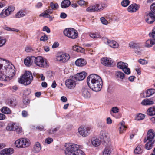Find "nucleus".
<instances>
[{
    "label": "nucleus",
    "instance_id": "obj_1",
    "mask_svg": "<svg viewBox=\"0 0 155 155\" xmlns=\"http://www.w3.org/2000/svg\"><path fill=\"white\" fill-rule=\"evenodd\" d=\"M87 82L89 87L95 91H100L102 87V80L99 76L96 74L90 75L87 79Z\"/></svg>",
    "mask_w": 155,
    "mask_h": 155
},
{
    "label": "nucleus",
    "instance_id": "obj_2",
    "mask_svg": "<svg viewBox=\"0 0 155 155\" xmlns=\"http://www.w3.org/2000/svg\"><path fill=\"white\" fill-rule=\"evenodd\" d=\"M64 147H66L64 151L66 155H84V153L80 149L79 146L78 144L66 143Z\"/></svg>",
    "mask_w": 155,
    "mask_h": 155
},
{
    "label": "nucleus",
    "instance_id": "obj_3",
    "mask_svg": "<svg viewBox=\"0 0 155 155\" xmlns=\"http://www.w3.org/2000/svg\"><path fill=\"white\" fill-rule=\"evenodd\" d=\"M33 80V76L32 73L28 71H26L18 80V82L25 85L30 84Z\"/></svg>",
    "mask_w": 155,
    "mask_h": 155
},
{
    "label": "nucleus",
    "instance_id": "obj_4",
    "mask_svg": "<svg viewBox=\"0 0 155 155\" xmlns=\"http://www.w3.org/2000/svg\"><path fill=\"white\" fill-rule=\"evenodd\" d=\"M15 146L18 148H24L28 147L30 144V140L26 138H21L16 140Z\"/></svg>",
    "mask_w": 155,
    "mask_h": 155
},
{
    "label": "nucleus",
    "instance_id": "obj_5",
    "mask_svg": "<svg viewBox=\"0 0 155 155\" xmlns=\"http://www.w3.org/2000/svg\"><path fill=\"white\" fill-rule=\"evenodd\" d=\"M64 34L65 35L73 39L77 38L78 36L77 31L72 28L65 29L64 30Z\"/></svg>",
    "mask_w": 155,
    "mask_h": 155
},
{
    "label": "nucleus",
    "instance_id": "obj_6",
    "mask_svg": "<svg viewBox=\"0 0 155 155\" xmlns=\"http://www.w3.org/2000/svg\"><path fill=\"white\" fill-rule=\"evenodd\" d=\"M35 58V62L38 66L41 68H46L48 66L46 60L41 56L36 57H33Z\"/></svg>",
    "mask_w": 155,
    "mask_h": 155
},
{
    "label": "nucleus",
    "instance_id": "obj_7",
    "mask_svg": "<svg viewBox=\"0 0 155 155\" xmlns=\"http://www.w3.org/2000/svg\"><path fill=\"white\" fill-rule=\"evenodd\" d=\"M70 58L69 55L66 53H59L57 54L56 61L61 63H65Z\"/></svg>",
    "mask_w": 155,
    "mask_h": 155
},
{
    "label": "nucleus",
    "instance_id": "obj_8",
    "mask_svg": "<svg viewBox=\"0 0 155 155\" xmlns=\"http://www.w3.org/2000/svg\"><path fill=\"white\" fill-rule=\"evenodd\" d=\"M65 85L67 88L69 89H73L76 85V81L74 76H71L69 79L65 81Z\"/></svg>",
    "mask_w": 155,
    "mask_h": 155
},
{
    "label": "nucleus",
    "instance_id": "obj_9",
    "mask_svg": "<svg viewBox=\"0 0 155 155\" xmlns=\"http://www.w3.org/2000/svg\"><path fill=\"white\" fill-rule=\"evenodd\" d=\"M90 127L85 126H80L78 129V132L80 135L83 137H86L88 135L90 132Z\"/></svg>",
    "mask_w": 155,
    "mask_h": 155
},
{
    "label": "nucleus",
    "instance_id": "obj_10",
    "mask_svg": "<svg viewBox=\"0 0 155 155\" xmlns=\"http://www.w3.org/2000/svg\"><path fill=\"white\" fill-rule=\"evenodd\" d=\"M117 65V68L122 69L125 74L127 75L130 74V69L128 68V64L127 63L120 61L118 62Z\"/></svg>",
    "mask_w": 155,
    "mask_h": 155
},
{
    "label": "nucleus",
    "instance_id": "obj_11",
    "mask_svg": "<svg viewBox=\"0 0 155 155\" xmlns=\"http://www.w3.org/2000/svg\"><path fill=\"white\" fill-rule=\"evenodd\" d=\"M155 136V134L153 130L152 129L149 130L147 133V136L145 137L144 141L146 142L147 141L152 142L154 141L153 140Z\"/></svg>",
    "mask_w": 155,
    "mask_h": 155
},
{
    "label": "nucleus",
    "instance_id": "obj_12",
    "mask_svg": "<svg viewBox=\"0 0 155 155\" xmlns=\"http://www.w3.org/2000/svg\"><path fill=\"white\" fill-rule=\"evenodd\" d=\"M14 68L11 67L10 65H8L5 69V71L7 75L9 77L11 80L14 75L15 70Z\"/></svg>",
    "mask_w": 155,
    "mask_h": 155
},
{
    "label": "nucleus",
    "instance_id": "obj_13",
    "mask_svg": "<svg viewBox=\"0 0 155 155\" xmlns=\"http://www.w3.org/2000/svg\"><path fill=\"white\" fill-rule=\"evenodd\" d=\"M146 21L149 24H151L155 21V15L151 12H149L145 16Z\"/></svg>",
    "mask_w": 155,
    "mask_h": 155
},
{
    "label": "nucleus",
    "instance_id": "obj_14",
    "mask_svg": "<svg viewBox=\"0 0 155 155\" xmlns=\"http://www.w3.org/2000/svg\"><path fill=\"white\" fill-rule=\"evenodd\" d=\"M90 91V90L87 87H83L81 91L82 96L86 99L89 98L91 96Z\"/></svg>",
    "mask_w": 155,
    "mask_h": 155
},
{
    "label": "nucleus",
    "instance_id": "obj_15",
    "mask_svg": "<svg viewBox=\"0 0 155 155\" xmlns=\"http://www.w3.org/2000/svg\"><path fill=\"white\" fill-rule=\"evenodd\" d=\"M101 8L99 4H97L88 7L86 11L89 12H94L100 11Z\"/></svg>",
    "mask_w": 155,
    "mask_h": 155
},
{
    "label": "nucleus",
    "instance_id": "obj_16",
    "mask_svg": "<svg viewBox=\"0 0 155 155\" xmlns=\"http://www.w3.org/2000/svg\"><path fill=\"white\" fill-rule=\"evenodd\" d=\"M155 93V89L153 88L148 89L143 92L141 94L143 95V97L144 98L149 97Z\"/></svg>",
    "mask_w": 155,
    "mask_h": 155
},
{
    "label": "nucleus",
    "instance_id": "obj_17",
    "mask_svg": "<svg viewBox=\"0 0 155 155\" xmlns=\"http://www.w3.org/2000/svg\"><path fill=\"white\" fill-rule=\"evenodd\" d=\"M140 7L139 5L134 3L130 5L127 8V11L130 13L134 12L138 10Z\"/></svg>",
    "mask_w": 155,
    "mask_h": 155
},
{
    "label": "nucleus",
    "instance_id": "obj_18",
    "mask_svg": "<svg viewBox=\"0 0 155 155\" xmlns=\"http://www.w3.org/2000/svg\"><path fill=\"white\" fill-rule=\"evenodd\" d=\"M101 63L106 66H110L113 63L112 60L110 58H103L101 59Z\"/></svg>",
    "mask_w": 155,
    "mask_h": 155
},
{
    "label": "nucleus",
    "instance_id": "obj_19",
    "mask_svg": "<svg viewBox=\"0 0 155 155\" xmlns=\"http://www.w3.org/2000/svg\"><path fill=\"white\" fill-rule=\"evenodd\" d=\"M87 75V73L85 72H82L77 74L74 77L76 80L81 81L85 78Z\"/></svg>",
    "mask_w": 155,
    "mask_h": 155
},
{
    "label": "nucleus",
    "instance_id": "obj_20",
    "mask_svg": "<svg viewBox=\"0 0 155 155\" xmlns=\"http://www.w3.org/2000/svg\"><path fill=\"white\" fill-rule=\"evenodd\" d=\"M107 147L105 148L103 152V155H110L112 151V148L110 146L111 145L110 142H108V144L106 145V143L105 145Z\"/></svg>",
    "mask_w": 155,
    "mask_h": 155
},
{
    "label": "nucleus",
    "instance_id": "obj_21",
    "mask_svg": "<svg viewBox=\"0 0 155 155\" xmlns=\"http://www.w3.org/2000/svg\"><path fill=\"white\" fill-rule=\"evenodd\" d=\"M14 153V150L12 148L5 149L0 152V155H10Z\"/></svg>",
    "mask_w": 155,
    "mask_h": 155
},
{
    "label": "nucleus",
    "instance_id": "obj_22",
    "mask_svg": "<svg viewBox=\"0 0 155 155\" xmlns=\"http://www.w3.org/2000/svg\"><path fill=\"white\" fill-rule=\"evenodd\" d=\"M100 138L103 140L104 142V144L105 145L106 143L107 145V142H109L107 140V134L105 133L104 130H102L100 132Z\"/></svg>",
    "mask_w": 155,
    "mask_h": 155
},
{
    "label": "nucleus",
    "instance_id": "obj_23",
    "mask_svg": "<svg viewBox=\"0 0 155 155\" xmlns=\"http://www.w3.org/2000/svg\"><path fill=\"white\" fill-rule=\"evenodd\" d=\"M105 40L107 44L110 47L114 48H116L118 47L119 46L118 44L116 41L107 39H106Z\"/></svg>",
    "mask_w": 155,
    "mask_h": 155
},
{
    "label": "nucleus",
    "instance_id": "obj_24",
    "mask_svg": "<svg viewBox=\"0 0 155 155\" xmlns=\"http://www.w3.org/2000/svg\"><path fill=\"white\" fill-rule=\"evenodd\" d=\"M76 65L78 66L82 67L85 65L87 64L86 60L83 58H80L77 59L75 61Z\"/></svg>",
    "mask_w": 155,
    "mask_h": 155
},
{
    "label": "nucleus",
    "instance_id": "obj_25",
    "mask_svg": "<svg viewBox=\"0 0 155 155\" xmlns=\"http://www.w3.org/2000/svg\"><path fill=\"white\" fill-rule=\"evenodd\" d=\"M41 147L40 143L37 142H36L33 147V151L35 153H38L41 150Z\"/></svg>",
    "mask_w": 155,
    "mask_h": 155
},
{
    "label": "nucleus",
    "instance_id": "obj_26",
    "mask_svg": "<svg viewBox=\"0 0 155 155\" xmlns=\"http://www.w3.org/2000/svg\"><path fill=\"white\" fill-rule=\"evenodd\" d=\"M33 57L32 56L31 57H27L25 59L24 63L26 66H29L31 65L33 60L35 61V58H33Z\"/></svg>",
    "mask_w": 155,
    "mask_h": 155
},
{
    "label": "nucleus",
    "instance_id": "obj_27",
    "mask_svg": "<svg viewBox=\"0 0 155 155\" xmlns=\"http://www.w3.org/2000/svg\"><path fill=\"white\" fill-rule=\"evenodd\" d=\"M91 143L93 146L94 147H97L100 145L101 140L99 138L94 137L91 139Z\"/></svg>",
    "mask_w": 155,
    "mask_h": 155
},
{
    "label": "nucleus",
    "instance_id": "obj_28",
    "mask_svg": "<svg viewBox=\"0 0 155 155\" xmlns=\"http://www.w3.org/2000/svg\"><path fill=\"white\" fill-rule=\"evenodd\" d=\"M115 75L118 80H121L124 79L125 76L124 73L119 71L116 72Z\"/></svg>",
    "mask_w": 155,
    "mask_h": 155
},
{
    "label": "nucleus",
    "instance_id": "obj_29",
    "mask_svg": "<svg viewBox=\"0 0 155 155\" xmlns=\"http://www.w3.org/2000/svg\"><path fill=\"white\" fill-rule=\"evenodd\" d=\"M120 127L119 129V132L120 134L124 133L127 128V127L125 125V123L124 121L121 122L119 124Z\"/></svg>",
    "mask_w": 155,
    "mask_h": 155
},
{
    "label": "nucleus",
    "instance_id": "obj_30",
    "mask_svg": "<svg viewBox=\"0 0 155 155\" xmlns=\"http://www.w3.org/2000/svg\"><path fill=\"white\" fill-rule=\"evenodd\" d=\"M5 71L3 72L1 71L0 73V80L3 81H9L10 80V78L7 75H5L4 73Z\"/></svg>",
    "mask_w": 155,
    "mask_h": 155
},
{
    "label": "nucleus",
    "instance_id": "obj_31",
    "mask_svg": "<svg viewBox=\"0 0 155 155\" xmlns=\"http://www.w3.org/2000/svg\"><path fill=\"white\" fill-rule=\"evenodd\" d=\"M1 112L6 114H11V111L10 109L7 107L4 106L0 109Z\"/></svg>",
    "mask_w": 155,
    "mask_h": 155
},
{
    "label": "nucleus",
    "instance_id": "obj_32",
    "mask_svg": "<svg viewBox=\"0 0 155 155\" xmlns=\"http://www.w3.org/2000/svg\"><path fill=\"white\" fill-rule=\"evenodd\" d=\"M71 5V2L69 0H64L62 1L61 6L62 8H64L69 7Z\"/></svg>",
    "mask_w": 155,
    "mask_h": 155
},
{
    "label": "nucleus",
    "instance_id": "obj_33",
    "mask_svg": "<svg viewBox=\"0 0 155 155\" xmlns=\"http://www.w3.org/2000/svg\"><path fill=\"white\" fill-rule=\"evenodd\" d=\"M153 101L149 99H145L143 100L141 104L143 105H150L153 104Z\"/></svg>",
    "mask_w": 155,
    "mask_h": 155
},
{
    "label": "nucleus",
    "instance_id": "obj_34",
    "mask_svg": "<svg viewBox=\"0 0 155 155\" xmlns=\"http://www.w3.org/2000/svg\"><path fill=\"white\" fill-rule=\"evenodd\" d=\"M155 44V39H149L147 40L146 43V46L147 47H151L152 45Z\"/></svg>",
    "mask_w": 155,
    "mask_h": 155
},
{
    "label": "nucleus",
    "instance_id": "obj_35",
    "mask_svg": "<svg viewBox=\"0 0 155 155\" xmlns=\"http://www.w3.org/2000/svg\"><path fill=\"white\" fill-rule=\"evenodd\" d=\"M72 49L74 51L77 52L84 53V52L85 49L83 48L78 45H74L73 46Z\"/></svg>",
    "mask_w": 155,
    "mask_h": 155
},
{
    "label": "nucleus",
    "instance_id": "obj_36",
    "mask_svg": "<svg viewBox=\"0 0 155 155\" xmlns=\"http://www.w3.org/2000/svg\"><path fill=\"white\" fill-rule=\"evenodd\" d=\"M10 14L7 8L4 9L0 14V17L1 18L5 17L9 15Z\"/></svg>",
    "mask_w": 155,
    "mask_h": 155
},
{
    "label": "nucleus",
    "instance_id": "obj_37",
    "mask_svg": "<svg viewBox=\"0 0 155 155\" xmlns=\"http://www.w3.org/2000/svg\"><path fill=\"white\" fill-rule=\"evenodd\" d=\"M147 114L150 116L155 115V107H151L147 111Z\"/></svg>",
    "mask_w": 155,
    "mask_h": 155
},
{
    "label": "nucleus",
    "instance_id": "obj_38",
    "mask_svg": "<svg viewBox=\"0 0 155 155\" xmlns=\"http://www.w3.org/2000/svg\"><path fill=\"white\" fill-rule=\"evenodd\" d=\"M16 125V124L15 123H10L8 124L6 129L8 131H12L14 130L15 127Z\"/></svg>",
    "mask_w": 155,
    "mask_h": 155
},
{
    "label": "nucleus",
    "instance_id": "obj_39",
    "mask_svg": "<svg viewBox=\"0 0 155 155\" xmlns=\"http://www.w3.org/2000/svg\"><path fill=\"white\" fill-rule=\"evenodd\" d=\"M147 143L145 145V148L147 150L151 149L152 146L154 143V141H147Z\"/></svg>",
    "mask_w": 155,
    "mask_h": 155
},
{
    "label": "nucleus",
    "instance_id": "obj_40",
    "mask_svg": "<svg viewBox=\"0 0 155 155\" xmlns=\"http://www.w3.org/2000/svg\"><path fill=\"white\" fill-rule=\"evenodd\" d=\"M129 46L132 48H137L139 47V44L135 41H132L130 42L129 44Z\"/></svg>",
    "mask_w": 155,
    "mask_h": 155
},
{
    "label": "nucleus",
    "instance_id": "obj_41",
    "mask_svg": "<svg viewBox=\"0 0 155 155\" xmlns=\"http://www.w3.org/2000/svg\"><path fill=\"white\" fill-rule=\"evenodd\" d=\"M14 130H15L18 134H22L23 133L22 128L16 124Z\"/></svg>",
    "mask_w": 155,
    "mask_h": 155
},
{
    "label": "nucleus",
    "instance_id": "obj_42",
    "mask_svg": "<svg viewBox=\"0 0 155 155\" xmlns=\"http://www.w3.org/2000/svg\"><path fill=\"white\" fill-rule=\"evenodd\" d=\"M130 3V2L129 0H123L122 1L121 4L123 7H126Z\"/></svg>",
    "mask_w": 155,
    "mask_h": 155
},
{
    "label": "nucleus",
    "instance_id": "obj_43",
    "mask_svg": "<svg viewBox=\"0 0 155 155\" xmlns=\"http://www.w3.org/2000/svg\"><path fill=\"white\" fill-rule=\"evenodd\" d=\"M135 153L140 154L142 152V150L141 149L140 146H138L134 150Z\"/></svg>",
    "mask_w": 155,
    "mask_h": 155
},
{
    "label": "nucleus",
    "instance_id": "obj_44",
    "mask_svg": "<svg viewBox=\"0 0 155 155\" xmlns=\"http://www.w3.org/2000/svg\"><path fill=\"white\" fill-rule=\"evenodd\" d=\"M145 117L144 114L141 113H139L136 117V119L137 120H140L143 119Z\"/></svg>",
    "mask_w": 155,
    "mask_h": 155
},
{
    "label": "nucleus",
    "instance_id": "obj_45",
    "mask_svg": "<svg viewBox=\"0 0 155 155\" xmlns=\"http://www.w3.org/2000/svg\"><path fill=\"white\" fill-rule=\"evenodd\" d=\"M50 6L53 10H56L59 7V5L57 3L54 4L53 2L50 3Z\"/></svg>",
    "mask_w": 155,
    "mask_h": 155
},
{
    "label": "nucleus",
    "instance_id": "obj_46",
    "mask_svg": "<svg viewBox=\"0 0 155 155\" xmlns=\"http://www.w3.org/2000/svg\"><path fill=\"white\" fill-rule=\"evenodd\" d=\"M4 29L6 30L10 31H15L16 32H18L19 31V30L17 29L14 28H11L9 27L6 26H5L4 27Z\"/></svg>",
    "mask_w": 155,
    "mask_h": 155
},
{
    "label": "nucleus",
    "instance_id": "obj_47",
    "mask_svg": "<svg viewBox=\"0 0 155 155\" xmlns=\"http://www.w3.org/2000/svg\"><path fill=\"white\" fill-rule=\"evenodd\" d=\"M25 15L24 12H23L22 11H20L16 15V17L17 18H20L25 16Z\"/></svg>",
    "mask_w": 155,
    "mask_h": 155
},
{
    "label": "nucleus",
    "instance_id": "obj_48",
    "mask_svg": "<svg viewBox=\"0 0 155 155\" xmlns=\"http://www.w3.org/2000/svg\"><path fill=\"white\" fill-rule=\"evenodd\" d=\"M6 39L3 38L2 37H0V47H2L5 44Z\"/></svg>",
    "mask_w": 155,
    "mask_h": 155
},
{
    "label": "nucleus",
    "instance_id": "obj_49",
    "mask_svg": "<svg viewBox=\"0 0 155 155\" xmlns=\"http://www.w3.org/2000/svg\"><path fill=\"white\" fill-rule=\"evenodd\" d=\"M39 16L40 17H43L45 18H50L51 16L49 15L46 11H45L43 13L41 14Z\"/></svg>",
    "mask_w": 155,
    "mask_h": 155
},
{
    "label": "nucleus",
    "instance_id": "obj_50",
    "mask_svg": "<svg viewBox=\"0 0 155 155\" xmlns=\"http://www.w3.org/2000/svg\"><path fill=\"white\" fill-rule=\"evenodd\" d=\"M78 3L80 5L82 6L83 5H87L88 4V2L84 0H80L78 2Z\"/></svg>",
    "mask_w": 155,
    "mask_h": 155
},
{
    "label": "nucleus",
    "instance_id": "obj_51",
    "mask_svg": "<svg viewBox=\"0 0 155 155\" xmlns=\"http://www.w3.org/2000/svg\"><path fill=\"white\" fill-rule=\"evenodd\" d=\"M90 37L93 38H98L100 37V36L97 33H91L90 35Z\"/></svg>",
    "mask_w": 155,
    "mask_h": 155
},
{
    "label": "nucleus",
    "instance_id": "obj_52",
    "mask_svg": "<svg viewBox=\"0 0 155 155\" xmlns=\"http://www.w3.org/2000/svg\"><path fill=\"white\" fill-rule=\"evenodd\" d=\"M17 102L15 99H13L10 101V105L12 106H15L17 104Z\"/></svg>",
    "mask_w": 155,
    "mask_h": 155
},
{
    "label": "nucleus",
    "instance_id": "obj_53",
    "mask_svg": "<svg viewBox=\"0 0 155 155\" xmlns=\"http://www.w3.org/2000/svg\"><path fill=\"white\" fill-rule=\"evenodd\" d=\"M101 21V23L105 25H107L108 24V22L106 19L104 17H101L100 18Z\"/></svg>",
    "mask_w": 155,
    "mask_h": 155
},
{
    "label": "nucleus",
    "instance_id": "obj_54",
    "mask_svg": "<svg viewBox=\"0 0 155 155\" xmlns=\"http://www.w3.org/2000/svg\"><path fill=\"white\" fill-rule=\"evenodd\" d=\"M111 111L114 113H117L118 112L119 110L117 107H114L112 108Z\"/></svg>",
    "mask_w": 155,
    "mask_h": 155
},
{
    "label": "nucleus",
    "instance_id": "obj_55",
    "mask_svg": "<svg viewBox=\"0 0 155 155\" xmlns=\"http://www.w3.org/2000/svg\"><path fill=\"white\" fill-rule=\"evenodd\" d=\"M53 141V139L51 138H47L45 140V142L47 144H50Z\"/></svg>",
    "mask_w": 155,
    "mask_h": 155
},
{
    "label": "nucleus",
    "instance_id": "obj_56",
    "mask_svg": "<svg viewBox=\"0 0 155 155\" xmlns=\"http://www.w3.org/2000/svg\"><path fill=\"white\" fill-rule=\"evenodd\" d=\"M139 62L142 64H145L148 63L147 61L142 59H140L138 60Z\"/></svg>",
    "mask_w": 155,
    "mask_h": 155
},
{
    "label": "nucleus",
    "instance_id": "obj_57",
    "mask_svg": "<svg viewBox=\"0 0 155 155\" xmlns=\"http://www.w3.org/2000/svg\"><path fill=\"white\" fill-rule=\"evenodd\" d=\"M48 40V37L46 35L41 36L40 38V41L44 42Z\"/></svg>",
    "mask_w": 155,
    "mask_h": 155
},
{
    "label": "nucleus",
    "instance_id": "obj_58",
    "mask_svg": "<svg viewBox=\"0 0 155 155\" xmlns=\"http://www.w3.org/2000/svg\"><path fill=\"white\" fill-rule=\"evenodd\" d=\"M58 129L57 128H52L48 130V133L49 134H54Z\"/></svg>",
    "mask_w": 155,
    "mask_h": 155
},
{
    "label": "nucleus",
    "instance_id": "obj_59",
    "mask_svg": "<svg viewBox=\"0 0 155 155\" xmlns=\"http://www.w3.org/2000/svg\"><path fill=\"white\" fill-rule=\"evenodd\" d=\"M43 31H46L48 33H49L50 32V30L49 28L47 26H45L43 27Z\"/></svg>",
    "mask_w": 155,
    "mask_h": 155
},
{
    "label": "nucleus",
    "instance_id": "obj_60",
    "mask_svg": "<svg viewBox=\"0 0 155 155\" xmlns=\"http://www.w3.org/2000/svg\"><path fill=\"white\" fill-rule=\"evenodd\" d=\"M37 77L38 78H40L41 80L42 81H44L45 80V77L42 74H37Z\"/></svg>",
    "mask_w": 155,
    "mask_h": 155
},
{
    "label": "nucleus",
    "instance_id": "obj_61",
    "mask_svg": "<svg viewBox=\"0 0 155 155\" xmlns=\"http://www.w3.org/2000/svg\"><path fill=\"white\" fill-rule=\"evenodd\" d=\"M67 16V15L64 12H62L61 13L60 15V17L62 19L65 18Z\"/></svg>",
    "mask_w": 155,
    "mask_h": 155
},
{
    "label": "nucleus",
    "instance_id": "obj_62",
    "mask_svg": "<svg viewBox=\"0 0 155 155\" xmlns=\"http://www.w3.org/2000/svg\"><path fill=\"white\" fill-rule=\"evenodd\" d=\"M7 9L11 13L12 12L14 11V8L13 6H10L8 7L7 8Z\"/></svg>",
    "mask_w": 155,
    "mask_h": 155
},
{
    "label": "nucleus",
    "instance_id": "obj_63",
    "mask_svg": "<svg viewBox=\"0 0 155 155\" xmlns=\"http://www.w3.org/2000/svg\"><path fill=\"white\" fill-rule=\"evenodd\" d=\"M42 6V4L41 2H38L36 4L35 6L37 8H41Z\"/></svg>",
    "mask_w": 155,
    "mask_h": 155
},
{
    "label": "nucleus",
    "instance_id": "obj_64",
    "mask_svg": "<svg viewBox=\"0 0 155 155\" xmlns=\"http://www.w3.org/2000/svg\"><path fill=\"white\" fill-rule=\"evenodd\" d=\"M10 89L13 92H15L18 89V87L16 86H12L10 87Z\"/></svg>",
    "mask_w": 155,
    "mask_h": 155
}]
</instances>
